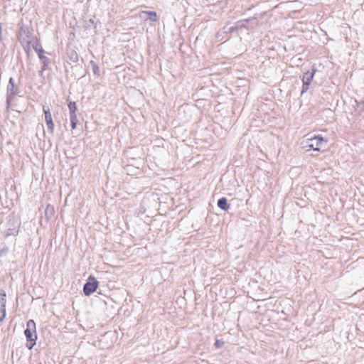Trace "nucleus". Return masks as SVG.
I'll return each mask as SVG.
<instances>
[{"label":"nucleus","mask_w":364,"mask_h":364,"mask_svg":"<svg viewBox=\"0 0 364 364\" xmlns=\"http://www.w3.org/2000/svg\"><path fill=\"white\" fill-rule=\"evenodd\" d=\"M24 334L27 341L26 346L31 350L36 345L37 339L36 323L33 319H30L27 321Z\"/></svg>","instance_id":"obj_1"},{"label":"nucleus","mask_w":364,"mask_h":364,"mask_svg":"<svg viewBox=\"0 0 364 364\" xmlns=\"http://www.w3.org/2000/svg\"><path fill=\"white\" fill-rule=\"evenodd\" d=\"M18 40L22 45L25 52L28 54L31 51V36L28 28L24 26L20 27L18 33Z\"/></svg>","instance_id":"obj_2"},{"label":"nucleus","mask_w":364,"mask_h":364,"mask_svg":"<svg viewBox=\"0 0 364 364\" xmlns=\"http://www.w3.org/2000/svg\"><path fill=\"white\" fill-rule=\"evenodd\" d=\"M327 142L328 140L320 136H314L306 139L304 147L307 149V151L314 150L318 151L321 146L325 145Z\"/></svg>","instance_id":"obj_3"},{"label":"nucleus","mask_w":364,"mask_h":364,"mask_svg":"<svg viewBox=\"0 0 364 364\" xmlns=\"http://www.w3.org/2000/svg\"><path fill=\"white\" fill-rule=\"evenodd\" d=\"M19 92V88L15 84L13 77H10L6 87V109L9 110L15 96Z\"/></svg>","instance_id":"obj_4"},{"label":"nucleus","mask_w":364,"mask_h":364,"mask_svg":"<svg viewBox=\"0 0 364 364\" xmlns=\"http://www.w3.org/2000/svg\"><path fill=\"white\" fill-rule=\"evenodd\" d=\"M98 284L99 282L97 281V279L95 277L90 276L83 287L84 294L86 296H90L96 291Z\"/></svg>","instance_id":"obj_5"},{"label":"nucleus","mask_w":364,"mask_h":364,"mask_svg":"<svg viewBox=\"0 0 364 364\" xmlns=\"http://www.w3.org/2000/svg\"><path fill=\"white\" fill-rule=\"evenodd\" d=\"M315 72H316V70L313 69L311 71L308 70L303 75V77H302L303 85H302L301 94L306 92L309 90V86L314 78Z\"/></svg>","instance_id":"obj_6"},{"label":"nucleus","mask_w":364,"mask_h":364,"mask_svg":"<svg viewBox=\"0 0 364 364\" xmlns=\"http://www.w3.org/2000/svg\"><path fill=\"white\" fill-rule=\"evenodd\" d=\"M43 111L45 114V121L48 127V130L53 134L54 132V123L53 122L50 109L48 106L44 105L43 107Z\"/></svg>","instance_id":"obj_7"},{"label":"nucleus","mask_w":364,"mask_h":364,"mask_svg":"<svg viewBox=\"0 0 364 364\" xmlns=\"http://www.w3.org/2000/svg\"><path fill=\"white\" fill-rule=\"evenodd\" d=\"M37 54L42 63V68L38 74L40 76H42L43 75V72L48 68L50 63V59L44 55L45 51L43 49L37 50Z\"/></svg>","instance_id":"obj_8"},{"label":"nucleus","mask_w":364,"mask_h":364,"mask_svg":"<svg viewBox=\"0 0 364 364\" xmlns=\"http://www.w3.org/2000/svg\"><path fill=\"white\" fill-rule=\"evenodd\" d=\"M217 205H218V208H220L223 210H228L230 208V204L228 203L227 198L225 197L220 198L218 200Z\"/></svg>","instance_id":"obj_9"},{"label":"nucleus","mask_w":364,"mask_h":364,"mask_svg":"<svg viewBox=\"0 0 364 364\" xmlns=\"http://www.w3.org/2000/svg\"><path fill=\"white\" fill-rule=\"evenodd\" d=\"M55 210L54 207L50 204H48L45 210V217L47 220H49L54 215Z\"/></svg>","instance_id":"obj_10"},{"label":"nucleus","mask_w":364,"mask_h":364,"mask_svg":"<svg viewBox=\"0 0 364 364\" xmlns=\"http://www.w3.org/2000/svg\"><path fill=\"white\" fill-rule=\"evenodd\" d=\"M146 14L148 16L147 19H149L151 21L156 22L158 21L157 14L155 11H143L141 13V15ZM142 17V16H140Z\"/></svg>","instance_id":"obj_11"},{"label":"nucleus","mask_w":364,"mask_h":364,"mask_svg":"<svg viewBox=\"0 0 364 364\" xmlns=\"http://www.w3.org/2000/svg\"><path fill=\"white\" fill-rule=\"evenodd\" d=\"M68 108L70 111V117H77L76 110L77 106L75 102H70L68 104Z\"/></svg>","instance_id":"obj_12"},{"label":"nucleus","mask_w":364,"mask_h":364,"mask_svg":"<svg viewBox=\"0 0 364 364\" xmlns=\"http://www.w3.org/2000/svg\"><path fill=\"white\" fill-rule=\"evenodd\" d=\"M6 294L5 291H2L0 295V306H6Z\"/></svg>","instance_id":"obj_13"},{"label":"nucleus","mask_w":364,"mask_h":364,"mask_svg":"<svg viewBox=\"0 0 364 364\" xmlns=\"http://www.w3.org/2000/svg\"><path fill=\"white\" fill-rule=\"evenodd\" d=\"M6 306H0V322H2L6 317Z\"/></svg>","instance_id":"obj_14"},{"label":"nucleus","mask_w":364,"mask_h":364,"mask_svg":"<svg viewBox=\"0 0 364 364\" xmlns=\"http://www.w3.org/2000/svg\"><path fill=\"white\" fill-rule=\"evenodd\" d=\"M70 119L71 127H72V129H74L76 128V125H77V117H70Z\"/></svg>","instance_id":"obj_15"},{"label":"nucleus","mask_w":364,"mask_h":364,"mask_svg":"<svg viewBox=\"0 0 364 364\" xmlns=\"http://www.w3.org/2000/svg\"><path fill=\"white\" fill-rule=\"evenodd\" d=\"M224 341L222 340L216 339L215 341V346L217 348H221L224 345Z\"/></svg>","instance_id":"obj_16"},{"label":"nucleus","mask_w":364,"mask_h":364,"mask_svg":"<svg viewBox=\"0 0 364 364\" xmlns=\"http://www.w3.org/2000/svg\"><path fill=\"white\" fill-rule=\"evenodd\" d=\"M70 60L73 62H77L78 60V55L76 52L73 51L70 56Z\"/></svg>","instance_id":"obj_17"},{"label":"nucleus","mask_w":364,"mask_h":364,"mask_svg":"<svg viewBox=\"0 0 364 364\" xmlns=\"http://www.w3.org/2000/svg\"><path fill=\"white\" fill-rule=\"evenodd\" d=\"M9 252V248L7 247H4L1 250H0V257L6 255Z\"/></svg>","instance_id":"obj_18"},{"label":"nucleus","mask_w":364,"mask_h":364,"mask_svg":"<svg viewBox=\"0 0 364 364\" xmlns=\"http://www.w3.org/2000/svg\"><path fill=\"white\" fill-rule=\"evenodd\" d=\"M251 19H245L239 21V26H245V23H247Z\"/></svg>","instance_id":"obj_19"},{"label":"nucleus","mask_w":364,"mask_h":364,"mask_svg":"<svg viewBox=\"0 0 364 364\" xmlns=\"http://www.w3.org/2000/svg\"><path fill=\"white\" fill-rule=\"evenodd\" d=\"M92 70L95 75H98L99 68L96 64H94V65L92 67Z\"/></svg>","instance_id":"obj_20"},{"label":"nucleus","mask_w":364,"mask_h":364,"mask_svg":"<svg viewBox=\"0 0 364 364\" xmlns=\"http://www.w3.org/2000/svg\"><path fill=\"white\" fill-rule=\"evenodd\" d=\"M33 49L35 50V51H36V53H37V50H42V49H43L42 48L38 47V43H36V44H33Z\"/></svg>","instance_id":"obj_21"},{"label":"nucleus","mask_w":364,"mask_h":364,"mask_svg":"<svg viewBox=\"0 0 364 364\" xmlns=\"http://www.w3.org/2000/svg\"><path fill=\"white\" fill-rule=\"evenodd\" d=\"M1 35H2V29H1V24H0V41H1Z\"/></svg>","instance_id":"obj_22"}]
</instances>
